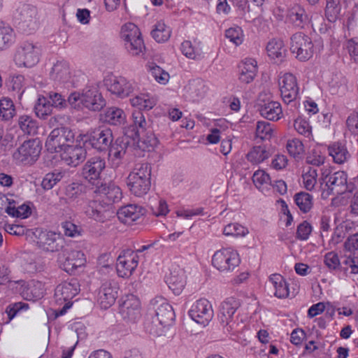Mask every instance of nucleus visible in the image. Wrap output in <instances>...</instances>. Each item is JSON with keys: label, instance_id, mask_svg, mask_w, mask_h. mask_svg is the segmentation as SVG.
<instances>
[{"label": "nucleus", "instance_id": "obj_59", "mask_svg": "<svg viewBox=\"0 0 358 358\" xmlns=\"http://www.w3.org/2000/svg\"><path fill=\"white\" fill-rule=\"evenodd\" d=\"M134 124L137 128V134H141L149 129L150 124L146 122L143 114L141 111L133 113Z\"/></svg>", "mask_w": 358, "mask_h": 358}, {"label": "nucleus", "instance_id": "obj_20", "mask_svg": "<svg viewBox=\"0 0 358 358\" xmlns=\"http://www.w3.org/2000/svg\"><path fill=\"white\" fill-rule=\"evenodd\" d=\"M118 289V283L115 280H107L102 283L98 294V302L102 308L107 309L115 303Z\"/></svg>", "mask_w": 358, "mask_h": 358}, {"label": "nucleus", "instance_id": "obj_2", "mask_svg": "<svg viewBox=\"0 0 358 358\" xmlns=\"http://www.w3.org/2000/svg\"><path fill=\"white\" fill-rule=\"evenodd\" d=\"M240 306V301L234 297L227 298L221 303L218 318L225 332L234 334L243 329V324L238 322L236 315Z\"/></svg>", "mask_w": 358, "mask_h": 358}, {"label": "nucleus", "instance_id": "obj_12", "mask_svg": "<svg viewBox=\"0 0 358 358\" xmlns=\"http://www.w3.org/2000/svg\"><path fill=\"white\" fill-rule=\"evenodd\" d=\"M85 143L99 151H107L113 141L112 130L109 128L100 127L86 136Z\"/></svg>", "mask_w": 358, "mask_h": 358}, {"label": "nucleus", "instance_id": "obj_36", "mask_svg": "<svg viewBox=\"0 0 358 358\" xmlns=\"http://www.w3.org/2000/svg\"><path fill=\"white\" fill-rule=\"evenodd\" d=\"M166 282L169 287L176 295L181 293L185 285L184 272L182 270H174L166 278Z\"/></svg>", "mask_w": 358, "mask_h": 358}, {"label": "nucleus", "instance_id": "obj_55", "mask_svg": "<svg viewBox=\"0 0 358 358\" xmlns=\"http://www.w3.org/2000/svg\"><path fill=\"white\" fill-rule=\"evenodd\" d=\"M273 129L269 122L259 121L256 127V136L262 140L268 139L271 136Z\"/></svg>", "mask_w": 358, "mask_h": 358}, {"label": "nucleus", "instance_id": "obj_44", "mask_svg": "<svg viewBox=\"0 0 358 358\" xmlns=\"http://www.w3.org/2000/svg\"><path fill=\"white\" fill-rule=\"evenodd\" d=\"M208 87L201 80H196L192 82L189 86V96L193 101L202 99L206 94Z\"/></svg>", "mask_w": 358, "mask_h": 358}, {"label": "nucleus", "instance_id": "obj_64", "mask_svg": "<svg viewBox=\"0 0 358 358\" xmlns=\"http://www.w3.org/2000/svg\"><path fill=\"white\" fill-rule=\"evenodd\" d=\"M312 231V227L307 221H303L297 227L296 238L299 240H307Z\"/></svg>", "mask_w": 358, "mask_h": 358}, {"label": "nucleus", "instance_id": "obj_32", "mask_svg": "<svg viewBox=\"0 0 358 358\" xmlns=\"http://www.w3.org/2000/svg\"><path fill=\"white\" fill-rule=\"evenodd\" d=\"M269 285L273 289V294L279 299L287 298L289 291L288 284L284 278L278 273L272 274L268 280Z\"/></svg>", "mask_w": 358, "mask_h": 358}, {"label": "nucleus", "instance_id": "obj_15", "mask_svg": "<svg viewBox=\"0 0 358 358\" xmlns=\"http://www.w3.org/2000/svg\"><path fill=\"white\" fill-rule=\"evenodd\" d=\"M151 306L161 326H169L175 320L173 307L163 297H157L151 301Z\"/></svg>", "mask_w": 358, "mask_h": 358}, {"label": "nucleus", "instance_id": "obj_24", "mask_svg": "<svg viewBox=\"0 0 358 358\" xmlns=\"http://www.w3.org/2000/svg\"><path fill=\"white\" fill-rule=\"evenodd\" d=\"M86 149L81 145H66L61 153L62 160L67 165L76 167L86 158Z\"/></svg>", "mask_w": 358, "mask_h": 358}, {"label": "nucleus", "instance_id": "obj_60", "mask_svg": "<svg viewBox=\"0 0 358 358\" xmlns=\"http://www.w3.org/2000/svg\"><path fill=\"white\" fill-rule=\"evenodd\" d=\"M294 127L299 134L303 135L309 138L312 137L311 127L306 120L303 119H296L294 121Z\"/></svg>", "mask_w": 358, "mask_h": 358}, {"label": "nucleus", "instance_id": "obj_23", "mask_svg": "<svg viewBox=\"0 0 358 358\" xmlns=\"http://www.w3.org/2000/svg\"><path fill=\"white\" fill-rule=\"evenodd\" d=\"M37 244L43 250L54 252L63 248L64 239L55 232L41 231L38 236Z\"/></svg>", "mask_w": 358, "mask_h": 358}, {"label": "nucleus", "instance_id": "obj_52", "mask_svg": "<svg viewBox=\"0 0 358 358\" xmlns=\"http://www.w3.org/2000/svg\"><path fill=\"white\" fill-rule=\"evenodd\" d=\"M286 148L288 153L296 158L304 152V146L301 141L299 138H294L287 141Z\"/></svg>", "mask_w": 358, "mask_h": 358}, {"label": "nucleus", "instance_id": "obj_48", "mask_svg": "<svg viewBox=\"0 0 358 358\" xmlns=\"http://www.w3.org/2000/svg\"><path fill=\"white\" fill-rule=\"evenodd\" d=\"M269 153L265 147L255 146L247 155L248 159L254 164H259L268 158Z\"/></svg>", "mask_w": 358, "mask_h": 358}, {"label": "nucleus", "instance_id": "obj_6", "mask_svg": "<svg viewBox=\"0 0 358 358\" xmlns=\"http://www.w3.org/2000/svg\"><path fill=\"white\" fill-rule=\"evenodd\" d=\"M322 180L327 187L329 194L341 195L355 190L353 183H348V176L344 171L322 173Z\"/></svg>", "mask_w": 358, "mask_h": 358}, {"label": "nucleus", "instance_id": "obj_42", "mask_svg": "<svg viewBox=\"0 0 358 358\" xmlns=\"http://www.w3.org/2000/svg\"><path fill=\"white\" fill-rule=\"evenodd\" d=\"M104 120L112 125H121L125 122L126 115L123 110L111 107L106 110Z\"/></svg>", "mask_w": 358, "mask_h": 358}, {"label": "nucleus", "instance_id": "obj_43", "mask_svg": "<svg viewBox=\"0 0 358 358\" xmlns=\"http://www.w3.org/2000/svg\"><path fill=\"white\" fill-rule=\"evenodd\" d=\"M17 122L19 127L24 134L34 135L37 133L38 124L32 117L27 115H20Z\"/></svg>", "mask_w": 358, "mask_h": 358}, {"label": "nucleus", "instance_id": "obj_14", "mask_svg": "<svg viewBox=\"0 0 358 358\" xmlns=\"http://www.w3.org/2000/svg\"><path fill=\"white\" fill-rule=\"evenodd\" d=\"M107 83L108 90L120 98H125L138 92V84L131 80L119 76L110 78Z\"/></svg>", "mask_w": 358, "mask_h": 358}, {"label": "nucleus", "instance_id": "obj_33", "mask_svg": "<svg viewBox=\"0 0 358 358\" xmlns=\"http://www.w3.org/2000/svg\"><path fill=\"white\" fill-rule=\"evenodd\" d=\"M259 110L262 117L272 121L278 120L282 115L281 105L278 101L266 102L260 105Z\"/></svg>", "mask_w": 358, "mask_h": 358}, {"label": "nucleus", "instance_id": "obj_25", "mask_svg": "<svg viewBox=\"0 0 358 358\" xmlns=\"http://www.w3.org/2000/svg\"><path fill=\"white\" fill-rule=\"evenodd\" d=\"M288 21L294 27L303 28L309 23L311 19L306 13L305 8L299 3H293L287 9Z\"/></svg>", "mask_w": 358, "mask_h": 358}, {"label": "nucleus", "instance_id": "obj_27", "mask_svg": "<svg viewBox=\"0 0 358 358\" xmlns=\"http://www.w3.org/2000/svg\"><path fill=\"white\" fill-rule=\"evenodd\" d=\"M79 287L76 279L62 282L55 289V296L56 300L57 301H69L78 294Z\"/></svg>", "mask_w": 358, "mask_h": 358}, {"label": "nucleus", "instance_id": "obj_26", "mask_svg": "<svg viewBox=\"0 0 358 358\" xmlns=\"http://www.w3.org/2000/svg\"><path fill=\"white\" fill-rule=\"evenodd\" d=\"M144 214L141 206L136 204H129L121 207L117 213L119 220L128 225H131L140 220Z\"/></svg>", "mask_w": 358, "mask_h": 358}, {"label": "nucleus", "instance_id": "obj_5", "mask_svg": "<svg viewBox=\"0 0 358 358\" xmlns=\"http://www.w3.org/2000/svg\"><path fill=\"white\" fill-rule=\"evenodd\" d=\"M41 48L38 43L24 41L17 48L14 61L20 67H32L35 66L40 59Z\"/></svg>", "mask_w": 358, "mask_h": 358}, {"label": "nucleus", "instance_id": "obj_16", "mask_svg": "<svg viewBox=\"0 0 358 358\" xmlns=\"http://www.w3.org/2000/svg\"><path fill=\"white\" fill-rule=\"evenodd\" d=\"M189 314L196 323L205 326L213 319L214 313L210 301L206 299H201L192 306Z\"/></svg>", "mask_w": 358, "mask_h": 358}, {"label": "nucleus", "instance_id": "obj_1", "mask_svg": "<svg viewBox=\"0 0 358 358\" xmlns=\"http://www.w3.org/2000/svg\"><path fill=\"white\" fill-rule=\"evenodd\" d=\"M151 166L147 162L136 163L127 178L130 192L136 196L146 194L150 188Z\"/></svg>", "mask_w": 358, "mask_h": 358}, {"label": "nucleus", "instance_id": "obj_17", "mask_svg": "<svg viewBox=\"0 0 358 358\" xmlns=\"http://www.w3.org/2000/svg\"><path fill=\"white\" fill-rule=\"evenodd\" d=\"M141 303L138 299L129 294L125 296L120 306V313L122 319L131 323H135L141 317Z\"/></svg>", "mask_w": 358, "mask_h": 358}, {"label": "nucleus", "instance_id": "obj_38", "mask_svg": "<svg viewBox=\"0 0 358 358\" xmlns=\"http://www.w3.org/2000/svg\"><path fill=\"white\" fill-rule=\"evenodd\" d=\"M15 41V31L13 28L0 21V51L8 48Z\"/></svg>", "mask_w": 358, "mask_h": 358}, {"label": "nucleus", "instance_id": "obj_28", "mask_svg": "<svg viewBox=\"0 0 358 358\" xmlns=\"http://www.w3.org/2000/svg\"><path fill=\"white\" fill-rule=\"evenodd\" d=\"M111 207L97 201H91L85 209V214L100 222H106L111 215Z\"/></svg>", "mask_w": 358, "mask_h": 358}, {"label": "nucleus", "instance_id": "obj_61", "mask_svg": "<svg viewBox=\"0 0 358 358\" xmlns=\"http://www.w3.org/2000/svg\"><path fill=\"white\" fill-rule=\"evenodd\" d=\"M181 50L187 57L196 59L201 55V51L193 47L191 41H185L181 44Z\"/></svg>", "mask_w": 358, "mask_h": 358}, {"label": "nucleus", "instance_id": "obj_46", "mask_svg": "<svg viewBox=\"0 0 358 358\" xmlns=\"http://www.w3.org/2000/svg\"><path fill=\"white\" fill-rule=\"evenodd\" d=\"M171 29L164 22H159L156 24L155 28L152 31V38L158 43H163L168 41L171 36Z\"/></svg>", "mask_w": 358, "mask_h": 358}, {"label": "nucleus", "instance_id": "obj_13", "mask_svg": "<svg viewBox=\"0 0 358 358\" xmlns=\"http://www.w3.org/2000/svg\"><path fill=\"white\" fill-rule=\"evenodd\" d=\"M62 268L69 273H73L77 268L85 266L86 259L80 250L66 248L59 257Z\"/></svg>", "mask_w": 358, "mask_h": 358}, {"label": "nucleus", "instance_id": "obj_62", "mask_svg": "<svg viewBox=\"0 0 358 358\" xmlns=\"http://www.w3.org/2000/svg\"><path fill=\"white\" fill-rule=\"evenodd\" d=\"M317 171L315 169H310L302 176L304 187L307 190H312L316 184Z\"/></svg>", "mask_w": 358, "mask_h": 358}, {"label": "nucleus", "instance_id": "obj_4", "mask_svg": "<svg viewBox=\"0 0 358 358\" xmlns=\"http://www.w3.org/2000/svg\"><path fill=\"white\" fill-rule=\"evenodd\" d=\"M121 38L130 55L138 56L143 52L145 45L139 29L134 23H127L122 27Z\"/></svg>", "mask_w": 358, "mask_h": 358}, {"label": "nucleus", "instance_id": "obj_21", "mask_svg": "<svg viewBox=\"0 0 358 358\" xmlns=\"http://www.w3.org/2000/svg\"><path fill=\"white\" fill-rule=\"evenodd\" d=\"M83 106L91 110L99 111L102 109L106 101L97 87H86L82 92Z\"/></svg>", "mask_w": 358, "mask_h": 358}, {"label": "nucleus", "instance_id": "obj_3", "mask_svg": "<svg viewBox=\"0 0 358 358\" xmlns=\"http://www.w3.org/2000/svg\"><path fill=\"white\" fill-rule=\"evenodd\" d=\"M15 19L18 29L26 34L34 32L38 27L37 9L31 5L20 3L15 13Z\"/></svg>", "mask_w": 358, "mask_h": 358}, {"label": "nucleus", "instance_id": "obj_56", "mask_svg": "<svg viewBox=\"0 0 358 358\" xmlns=\"http://www.w3.org/2000/svg\"><path fill=\"white\" fill-rule=\"evenodd\" d=\"M226 37L236 45H241L243 41V31L241 27H231L226 30Z\"/></svg>", "mask_w": 358, "mask_h": 358}, {"label": "nucleus", "instance_id": "obj_40", "mask_svg": "<svg viewBox=\"0 0 358 358\" xmlns=\"http://www.w3.org/2000/svg\"><path fill=\"white\" fill-rule=\"evenodd\" d=\"M129 142L125 141L122 138H117L114 142L111 143L109 149V155L114 158L115 160L120 161L122 159L127 148ZM119 162H116V166H118Z\"/></svg>", "mask_w": 358, "mask_h": 358}, {"label": "nucleus", "instance_id": "obj_29", "mask_svg": "<svg viewBox=\"0 0 358 358\" xmlns=\"http://www.w3.org/2000/svg\"><path fill=\"white\" fill-rule=\"evenodd\" d=\"M50 77L58 84L68 83L71 78L69 64L64 61H57L51 69Z\"/></svg>", "mask_w": 358, "mask_h": 358}, {"label": "nucleus", "instance_id": "obj_8", "mask_svg": "<svg viewBox=\"0 0 358 358\" xmlns=\"http://www.w3.org/2000/svg\"><path fill=\"white\" fill-rule=\"evenodd\" d=\"M290 41V50L298 60L306 62L313 57L314 45L308 35L299 31L291 36Z\"/></svg>", "mask_w": 358, "mask_h": 358}, {"label": "nucleus", "instance_id": "obj_10", "mask_svg": "<svg viewBox=\"0 0 358 358\" xmlns=\"http://www.w3.org/2000/svg\"><path fill=\"white\" fill-rule=\"evenodd\" d=\"M41 147L36 140L24 141L13 153V157L17 164H31L35 162L41 153Z\"/></svg>", "mask_w": 358, "mask_h": 358}, {"label": "nucleus", "instance_id": "obj_45", "mask_svg": "<svg viewBox=\"0 0 358 358\" xmlns=\"http://www.w3.org/2000/svg\"><path fill=\"white\" fill-rule=\"evenodd\" d=\"M34 110L37 117L45 119L52 113L50 101L46 97L40 96L34 106Z\"/></svg>", "mask_w": 358, "mask_h": 358}, {"label": "nucleus", "instance_id": "obj_51", "mask_svg": "<svg viewBox=\"0 0 358 358\" xmlns=\"http://www.w3.org/2000/svg\"><path fill=\"white\" fill-rule=\"evenodd\" d=\"M15 113L13 101L8 98L0 100V117L3 120H10Z\"/></svg>", "mask_w": 358, "mask_h": 358}, {"label": "nucleus", "instance_id": "obj_54", "mask_svg": "<svg viewBox=\"0 0 358 358\" xmlns=\"http://www.w3.org/2000/svg\"><path fill=\"white\" fill-rule=\"evenodd\" d=\"M6 212L16 217H27L30 214V208L27 205L20 206H11V203L9 202V206L6 208Z\"/></svg>", "mask_w": 358, "mask_h": 358}, {"label": "nucleus", "instance_id": "obj_53", "mask_svg": "<svg viewBox=\"0 0 358 358\" xmlns=\"http://www.w3.org/2000/svg\"><path fill=\"white\" fill-rule=\"evenodd\" d=\"M63 176V173L59 171L48 173L44 176L41 186L44 189H51L62 179Z\"/></svg>", "mask_w": 358, "mask_h": 358}, {"label": "nucleus", "instance_id": "obj_50", "mask_svg": "<svg viewBox=\"0 0 358 358\" xmlns=\"http://www.w3.org/2000/svg\"><path fill=\"white\" fill-rule=\"evenodd\" d=\"M248 229L244 226L235 222L224 227L223 234L227 236L243 237L248 234Z\"/></svg>", "mask_w": 358, "mask_h": 358}, {"label": "nucleus", "instance_id": "obj_39", "mask_svg": "<svg viewBox=\"0 0 358 358\" xmlns=\"http://www.w3.org/2000/svg\"><path fill=\"white\" fill-rule=\"evenodd\" d=\"M138 135L139 136L138 146L143 150L150 151L158 144V139L154 134L152 129H148Z\"/></svg>", "mask_w": 358, "mask_h": 358}, {"label": "nucleus", "instance_id": "obj_11", "mask_svg": "<svg viewBox=\"0 0 358 358\" xmlns=\"http://www.w3.org/2000/svg\"><path fill=\"white\" fill-rule=\"evenodd\" d=\"M139 257L131 249L123 250L117 259L116 270L118 276L129 278L138 266Z\"/></svg>", "mask_w": 358, "mask_h": 358}, {"label": "nucleus", "instance_id": "obj_34", "mask_svg": "<svg viewBox=\"0 0 358 358\" xmlns=\"http://www.w3.org/2000/svg\"><path fill=\"white\" fill-rule=\"evenodd\" d=\"M86 186L79 182H72L64 187V195L69 202L78 201L86 192Z\"/></svg>", "mask_w": 358, "mask_h": 358}, {"label": "nucleus", "instance_id": "obj_30", "mask_svg": "<svg viewBox=\"0 0 358 358\" xmlns=\"http://www.w3.org/2000/svg\"><path fill=\"white\" fill-rule=\"evenodd\" d=\"M94 192L105 196L111 203L120 201L122 196L120 188L113 183L101 182L96 185Z\"/></svg>", "mask_w": 358, "mask_h": 358}, {"label": "nucleus", "instance_id": "obj_37", "mask_svg": "<svg viewBox=\"0 0 358 358\" xmlns=\"http://www.w3.org/2000/svg\"><path fill=\"white\" fill-rule=\"evenodd\" d=\"M328 152L334 162L338 164L345 163L350 157L346 147L341 143H334L329 145Z\"/></svg>", "mask_w": 358, "mask_h": 358}, {"label": "nucleus", "instance_id": "obj_31", "mask_svg": "<svg viewBox=\"0 0 358 358\" xmlns=\"http://www.w3.org/2000/svg\"><path fill=\"white\" fill-rule=\"evenodd\" d=\"M268 57L275 62H281L286 57V49L281 39L273 38L266 45Z\"/></svg>", "mask_w": 358, "mask_h": 358}, {"label": "nucleus", "instance_id": "obj_18", "mask_svg": "<svg viewBox=\"0 0 358 358\" xmlns=\"http://www.w3.org/2000/svg\"><path fill=\"white\" fill-rule=\"evenodd\" d=\"M106 167V162L101 157H93L89 159L82 169L83 177L92 185H98L101 172Z\"/></svg>", "mask_w": 358, "mask_h": 358}, {"label": "nucleus", "instance_id": "obj_35", "mask_svg": "<svg viewBox=\"0 0 358 358\" xmlns=\"http://www.w3.org/2000/svg\"><path fill=\"white\" fill-rule=\"evenodd\" d=\"M257 73V62L254 59L246 58L241 66L239 80L243 83L248 84L255 79Z\"/></svg>", "mask_w": 358, "mask_h": 358}, {"label": "nucleus", "instance_id": "obj_9", "mask_svg": "<svg viewBox=\"0 0 358 358\" xmlns=\"http://www.w3.org/2000/svg\"><path fill=\"white\" fill-rule=\"evenodd\" d=\"M74 139L72 130L66 127L54 129L47 138L45 147L50 152H59L64 150L68 142Z\"/></svg>", "mask_w": 358, "mask_h": 358}, {"label": "nucleus", "instance_id": "obj_41", "mask_svg": "<svg viewBox=\"0 0 358 358\" xmlns=\"http://www.w3.org/2000/svg\"><path fill=\"white\" fill-rule=\"evenodd\" d=\"M130 103L139 110H150L156 105V99L148 94H141L130 99Z\"/></svg>", "mask_w": 358, "mask_h": 358}, {"label": "nucleus", "instance_id": "obj_49", "mask_svg": "<svg viewBox=\"0 0 358 358\" xmlns=\"http://www.w3.org/2000/svg\"><path fill=\"white\" fill-rule=\"evenodd\" d=\"M341 6L340 0H327L325 15L329 22H335L338 17Z\"/></svg>", "mask_w": 358, "mask_h": 358}, {"label": "nucleus", "instance_id": "obj_19", "mask_svg": "<svg viewBox=\"0 0 358 358\" xmlns=\"http://www.w3.org/2000/svg\"><path fill=\"white\" fill-rule=\"evenodd\" d=\"M278 84L283 101L289 103L298 97L299 86L296 78L292 73H287L279 77Z\"/></svg>", "mask_w": 358, "mask_h": 358}, {"label": "nucleus", "instance_id": "obj_47", "mask_svg": "<svg viewBox=\"0 0 358 358\" xmlns=\"http://www.w3.org/2000/svg\"><path fill=\"white\" fill-rule=\"evenodd\" d=\"M294 201L303 213H308L313 207V196L306 192H301L294 196Z\"/></svg>", "mask_w": 358, "mask_h": 358}, {"label": "nucleus", "instance_id": "obj_57", "mask_svg": "<svg viewBox=\"0 0 358 358\" xmlns=\"http://www.w3.org/2000/svg\"><path fill=\"white\" fill-rule=\"evenodd\" d=\"M252 180L255 185L261 189L263 185H271V180L268 174L263 170L255 171L252 176Z\"/></svg>", "mask_w": 358, "mask_h": 358}, {"label": "nucleus", "instance_id": "obj_58", "mask_svg": "<svg viewBox=\"0 0 358 358\" xmlns=\"http://www.w3.org/2000/svg\"><path fill=\"white\" fill-rule=\"evenodd\" d=\"M150 75L160 84H166L169 80V74L159 66H154L150 68Z\"/></svg>", "mask_w": 358, "mask_h": 358}, {"label": "nucleus", "instance_id": "obj_63", "mask_svg": "<svg viewBox=\"0 0 358 358\" xmlns=\"http://www.w3.org/2000/svg\"><path fill=\"white\" fill-rule=\"evenodd\" d=\"M29 305L25 303L18 302L9 305L6 310L8 315V321L13 320L15 316L22 310H27Z\"/></svg>", "mask_w": 358, "mask_h": 358}, {"label": "nucleus", "instance_id": "obj_7", "mask_svg": "<svg viewBox=\"0 0 358 358\" xmlns=\"http://www.w3.org/2000/svg\"><path fill=\"white\" fill-rule=\"evenodd\" d=\"M241 262L236 250L226 248L216 251L212 257L213 266L220 272L232 271Z\"/></svg>", "mask_w": 358, "mask_h": 358}, {"label": "nucleus", "instance_id": "obj_22", "mask_svg": "<svg viewBox=\"0 0 358 358\" xmlns=\"http://www.w3.org/2000/svg\"><path fill=\"white\" fill-rule=\"evenodd\" d=\"M16 283L20 285V294L26 300L36 301L41 299L45 294L44 285L40 281L32 280L27 283L24 280H20Z\"/></svg>", "mask_w": 358, "mask_h": 358}]
</instances>
